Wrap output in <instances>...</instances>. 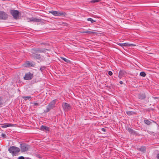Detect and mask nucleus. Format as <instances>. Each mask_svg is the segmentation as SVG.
<instances>
[{
	"label": "nucleus",
	"instance_id": "f257e3e1",
	"mask_svg": "<svg viewBox=\"0 0 159 159\" xmlns=\"http://www.w3.org/2000/svg\"><path fill=\"white\" fill-rule=\"evenodd\" d=\"M48 49L41 48H35L32 49L30 52L32 53V56L34 59H43V56H41L39 54H37L38 53H45Z\"/></svg>",
	"mask_w": 159,
	"mask_h": 159
},
{
	"label": "nucleus",
	"instance_id": "f03ea898",
	"mask_svg": "<svg viewBox=\"0 0 159 159\" xmlns=\"http://www.w3.org/2000/svg\"><path fill=\"white\" fill-rule=\"evenodd\" d=\"M9 152L13 156H16L20 151V149L15 146L10 147L8 149Z\"/></svg>",
	"mask_w": 159,
	"mask_h": 159
},
{
	"label": "nucleus",
	"instance_id": "7ed1b4c3",
	"mask_svg": "<svg viewBox=\"0 0 159 159\" xmlns=\"http://www.w3.org/2000/svg\"><path fill=\"white\" fill-rule=\"evenodd\" d=\"M49 13H51L54 16H65L67 15V14L65 12L61 11L59 12L57 11H49Z\"/></svg>",
	"mask_w": 159,
	"mask_h": 159
},
{
	"label": "nucleus",
	"instance_id": "20e7f679",
	"mask_svg": "<svg viewBox=\"0 0 159 159\" xmlns=\"http://www.w3.org/2000/svg\"><path fill=\"white\" fill-rule=\"evenodd\" d=\"M10 13L14 19H17L19 16V12L18 10H11Z\"/></svg>",
	"mask_w": 159,
	"mask_h": 159
},
{
	"label": "nucleus",
	"instance_id": "39448f33",
	"mask_svg": "<svg viewBox=\"0 0 159 159\" xmlns=\"http://www.w3.org/2000/svg\"><path fill=\"white\" fill-rule=\"evenodd\" d=\"M33 77V74L30 72H28L25 74L24 79L26 80H31Z\"/></svg>",
	"mask_w": 159,
	"mask_h": 159
},
{
	"label": "nucleus",
	"instance_id": "423d86ee",
	"mask_svg": "<svg viewBox=\"0 0 159 159\" xmlns=\"http://www.w3.org/2000/svg\"><path fill=\"white\" fill-rule=\"evenodd\" d=\"M30 148L29 145L25 144H21L20 148L21 151L24 152L28 150Z\"/></svg>",
	"mask_w": 159,
	"mask_h": 159
},
{
	"label": "nucleus",
	"instance_id": "0eeeda50",
	"mask_svg": "<svg viewBox=\"0 0 159 159\" xmlns=\"http://www.w3.org/2000/svg\"><path fill=\"white\" fill-rule=\"evenodd\" d=\"M64 110L66 111H68L71 109L70 105L66 103H63L62 105Z\"/></svg>",
	"mask_w": 159,
	"mask_h": 159
},
{
	"label": "nucleus",
	"instance_id": "6e6552de",
	"mask_svg": "<svg viewBox=\"0 0 159 159\" xmlns=\"http://www.w3.org/2000/svg\"><path fill=\"white\" fill-rule=\"evenodd\" d=\"M8 18L7 15L3 11H0V19L6 20Z\"/></svg>",
	"mask_w": 159,
	"mask_h": 159
},
{
	"label": "nucleus",
	"instance_id": "1a4fd4ad",
	"mask_svg": "<svg viewBox=\"0 0 159 159\" xmlns=\"http://www.w3.org/2000/svg\"><path fill=\"white\" fill-rule=\"evenodd\" d=\"M118 44L120 46L124 47V46H128V47H132L135 46V45L133 44H130L128 43H118Z\"/></svg>",
	"mask_w": 159,
	"mask_h": 159
},
{
	"label": "nucleus",
	"instance_id": "9d476101",
	"mask_svg": "<svg viewBox=\"0 0 159 159\" xmlns=\"http://www.w3.org/2000/svg\"><path fill=\"white\" fill-rule=\"evenodd\" d=\"M30 21L39 22L41 21V20L36 18L32 17L29 19Z\"/></svg>",
	"mask_w": 159,
	"mask_h": 159
},
{
	"label": "nucleus",
	"instance_id": "9b49d317",
	"mask_svg": "<svg viewBox=\"0 0 159 159\" xmlns=\"http://www.w3.org/2000/svg\"><path fill=\"white\" fill-rule=\"evenodd\" d=\"M53 106L51 104H49L46 107V109L44 110L45 112H48L50 110L52 109Z\"/></svg>",
	"mask_w": 159,
	"mask_h": 159
},
{
	"label": "nucleus",
	"instance_id": "f8f14e48",
	"mask_svg": "<svg viewBox=\"0 0 159 159\" xmlns=\"http://www.w3.org/2000/svg\"><path fill=\"white\" fill-rule=\"evenodd\" d=\"M80 33H82V34L85 33H88L89 34L96 33L95 32L91 31H88L87 30H85V31H80Z\"/></svg>",
	"mask_w": 159,
	"mask_h": 159
},
{
	"label": "nucleus",
	"instance_id": "ddd939ff",
	"mask_svg": "<svg viewBox=\"0 0 159 159\" xmlns=\"http://www.w3.org/2000/svg\"><path fill=\"white\" fill-rule=\"evenodd\" d=\"M25 66L26 67H29L30 66H33L34 64L32 63H30V62L28 61H27L25 64Z\"/></svg>",
	"mask_w": 159,
	"mask_h": 159
},
{
	"label": "nucleus",
	"instance_id": "4468645a",
	"mask_svg": "<svg viewBox=\"0 0 159 159\" xmlns=\"http://www.w3.org/2000/svg\"><path fill=\"white\" fill-rule=\"evenodd\" d=\"M14 125L13 124H6L5 125H4L2 126V127L3 128H5L11 126H14Z\"/></svg>",
	"mask_w": 159,
	"mask_h": 159
},
{
	"label": "nucleus",
	"instance_id": "2eb2a0df",
	"mask_svg": "<svg viewBox=\"0 0 159 159\" xmlns=\"http://www.w3.org/2000/svg\"><path fill=\"white\" fill-rule=\"evenodd\" d=\"M40 129H41L42 130H49L48 128L47 127H46L45 126H42L41 127Z\"/></svg>",
	"mask_w": 159,
	"mask_h": 159
},
{
	"label": "nucleus",
	"instance_id": "dca6fc26",
	"mask_svg": "<svg viewBox=\"0 0 159 159\" xmlns=\"http://www.w3.org/2000/svg\"><path fill=\"white\" fill-rule=\"evenodd\" d=\"M87 20L89 21H90L91 22V23H93L94 22L96 21V20H93V19L91 18H88L87 19Z\"/></svg>",
	"mask_w": 159,
	"mask_h": 159
},
{
	"label": "nucleus",
	"instance_id": "f3484780",
	"mask_svg": "<svg viewBox=\"0 0 159 159\" xmlns=\"http://www.w3.org/2000/svg\"><path fill=\"white\" fill-rule=\"evenodd\" d=\"M4 103V100L2 98H0V106H2Z\"/></svg>",
	"mask_w": 159,
	"mask_h": 159
},
{
	"label": "nucleus",
	"instance_id": "a211bd4d",
	"mask_svg": "<svg viewBox=\"0 0 159 159\" xmlns=\"http://www.w3.org/2000/svg\"><path fill=\"white\" fill-rule=\"evenodd\" d=\"M144 122L147 125H150L151 123V121L147 120H145Z\"/></svg>",
	"mask_w": 159,
	"mask_h": 159
},
{
	"label": "nucleus",
	"instance_id": "6ab92c4d",
	"mask_svg": "<svg viewBox=\"0 0 159 159\" xmlns=\"http://www.w3.org/2000/svg\"><path fill=\"white\" fill-rule=\"evenodd\" d=\"M145 98V95L144 93H143L141 94V95L140 97V99H143Z\"/></svg>",
	"mask_w": 159,
	"mask_h": 159
},
{
	"label": "nucleus",
	"instance_id": "aec40b11",
	"mask_svg": "<svg viewBox=\"0 0 159 159\" xmlns=\"http://www.w3.org/2000/svg\"><path fill=\"white\" fill-rule=\"evenodd\" d=\"M140 150L143 152H144L146 150V148L144 146H142L140 148Z\"/></svg>",
	"mask_w": 159,
	"mask_h": 159
},
{
	"label": "nucleus",
	"instance_id": "412c9836",
	"mask_svg": "<svg viewBox=\"0 0 159 159\" xmlns=\"http://www.w3.org/2000/svg\"><path fill=\"white\" fill-rule=\"evenodd\" d=\"M140 75L143 77H145L146 75V74L144 72H142L140 73Z\"/></svg>",
	"mask_w": 159,
	"mask_h": 159
},
{
	"label": "nucleus",
	"instance_id": "4be33fe9",
	"mask_svg": "<svg viewBox=\"0 0 159 159\" xmlns=\"http://www.w3.org/2000/svg\"><path fill=\"white\" fill-rule=\"evenodd\" d=\"M101 0H92L91 2L92 3H95L100 2Z\"/></svg>",
	"mask_w": 159,
	"mask_h": 159
},
{
	"label": "nucleus",
	"instance_id": "5701e85b",
	"mask_svg": "<svg viewBox=\"0 0 159 159\" xmlns=\"http://www.w3.org/2000/svg\"><path fill=\"white\" fill-rule=\"evenodd\" d=\"M30 98V97H23V98L25 99V100H27V99H29Z\"/></svg>",
	"mask_w": 159,
	"mask_h": 159
},
{
	"label": "nucleus",
	"instance_id": "b1692460",
	"mask_svg": "<svg viewBox=\"0 0 159 159\" xmlns=\"http://www.w3.org/2000/svg\"><path fill=\"white\" fill-rule=\"evenodd\" d=\"M126 113L128 115H131L132 114V112L130 111H127L126 112Z\"/></svg>",
	"mask_w": 159,
	"mask_h": 159
},
{
	"label": "nucleus",
	"instance_id": "393cba45",
	"mask_svg": "<svg viewBox=\"0 0 159 159\" xmlns=\"http://www.w3.org/2000/svg\"><path fill=\"white\" fill-rule=\"evenodd\" d=\"M33 106H36L38 105V103H34L33 104Z\"/></svg>",
	"mask_w": 159,
	"mask_h": 159
},
{
	"label": "nucleus",
	"instance_id": "a878e982",
	"mask_svg": "<svg viewBox=\"0 0 159 159\" xmlns=\"http://www.w3.org/2000/svg\"><path fill=\"white\" fill-rule=\"evenodd\" d=\"M108 74L109 75L111 76L112 75V72L111 71L108 72Z\"/></svg>",
	"mask_w": 159,
	"mask_h": 159
},
{
	"label": "nucleus",
	"instance_id": "bb28decb",
	"mask_svg": "<svg viewBox=\"0 0 159 159\" xmlns=\"http://www.w3.org/2000/svg\"><path fill=\"white\" fill-rule=\"evenodd\" d=\"M18 159H25L24 157L23 156H20L18 158Z\"/></svg>",
	"mask_w": 159,
	"mask_h": 159
},
{
	"label": "nucleus",
	"instance_id": "cd10ccee",
	"mask_svg": "<svg viewBox=\"0 0 159 159\" xmlns=\"http://www.w3.org/2000/svg\"><path fill=\"white\" fill-rule=\"evenodd\" d=\"M66 62L71 63V61L70 60H64Z\"/></svg>",
	"mask_w": 159,
	"mask_h": 159
},
{
	"label": "nucleus",
	"instance_id": "c85d7f7f",
	"mask_svg": "<svg viewBox=\"0 0 159 159\" xmlns=\"http://www.w3.org/2000/svg\"><path fill=\"white\" fill-rule=\"evenodd\" d=\"M2 137H3L4 138H5V134H2Z\"/></svg>",
	"mask_w": 159,
	"mask_h": 159
},
{
	"label": "nucleus",
	"instance_id": "c756f323",
	"mask_svg": "<svg viewBox=\"0 0 159 159\" xmlns=\"http://www.w3.org/2000/svg\"><path fill=\"white\" fill-rule=\"evenodd\" d=\"M61 58L62 59V60H67L65 58H63V57H61Z\"/></svg>",
	"mask_w": 159,
	"mask_h": 159
},
{
	"label": "nucleus",
	"instance_id": "7c9ffc66",
	"mask_svg": "<svg viewBox=\"0 0 159 159\" xmlns=\"http://www.w3.org/2000/svg\"><path fill=\"white\" fill-rule=\"evenodd\" d=\"M157 157L158 159H159V154H158L157 156Z\"/></svg>",
	"mask_w": 159,
	"mask_h": 159
},
{
	"label": "nucleus",
	"instance_id": "2f4dec72",
	"mask_svg": "<svg viewBox=\"0 0 159 159\" xmlns=\"http://www.w3.org/2000/svg\"><path fill=\"white\" fill-rule=\"evenodd\" d=\"M119 83L121 84H123V82L122 81H120Z\"/></svg>",
	"mask_w": 159,
	"mask_h": 159
},
{
	"label": "nucleus",
	"instance_id": "473e14b6",
	"mask_svg": "<svg viewBox=\"0 0 159 159\" xmlns=\"http://www.w3.org/2000/svg\"><path fill=\"white\" fill-rule=\"evenodd\" d=\"M43 69L42 68H40V70L42 71Z\"/></svg>",
	"mask_w": 159,
	"mask_h": 159
},
{
	"label": "nucleus",
	"instance_id": "72a5a7b5",
	"mask_svg": "<svg viewBox=\"0 0 159 159\" xmlns=\"http://www.w3.org/2000/svg\"><path fill=\"white\" fill-rule=\"evenodd\" d=\"M43 44V43H41V44ZM43 44L44 45H45V44H44V43H43Z\"/></svg>",
	"mask_w": 159,
	"mask_h": 159
},
{
	"label": "nucleus",
	"instance_id": "f704fd0d",
	"mask_svg": "<svg viewBox=\"0 0 159 159\" xmlns=\"http://www.w3.org/2000/svg\"><path fill=\"white\" fill-rule=\"evenodd\" d=\"M2 1H5L6 0H2Z\"/></svg>",
	"mask_w": 159,
	"mask_h": 159
}]
</instances>
